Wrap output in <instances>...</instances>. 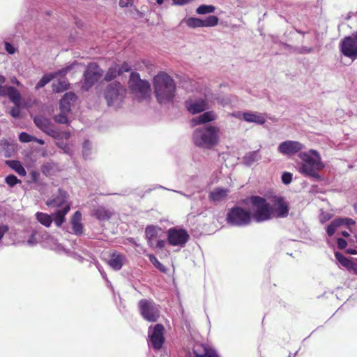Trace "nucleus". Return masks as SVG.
Here are the masks:
<instances>
[{
	"label": "nucleus",
	"mask_w": 357,
	"mask_h": 357,
	"mask_svg": "<svg viewBox=\"0 0 357 357\" xmlns=\"http://www.w3.org/2000/svg\"><path fill=\"white\" fill-rule=\"evenodd\" d=\"M55 77V75L52 73L45 75L36 84V89H39L45 86L47 84H48L52 79Z\"/></svg>",
	"instance_id": "36"
},
{
	"label": "nucleus",
	"mask_w": 357,
	"mask_h": 357,
	"mask_svg": "<svg viewBox=\"0 0 357 357\" xmlns=\"http://www.w3.org/2000/svg\"><path fill=\"white\" fill-rule=\"evenodd\" d=\"M337 246L340 249H343L347 246V242L342 238H337Z\"/></svg>",
	"instance_id": "52"
},
{
	"label": "nucleus",
	"mask_w": 357,
	"mask_h": 357,
	"mask_svg": "<svg viewBox=\"0 0 357 357\" xmlns=\"http://www.w3.org/2000/svg\"><path fill=\"white\" fill-rule=\"evenodd\" d=\"M215 6L212 5H201L199 6L196 12L199 15H205V14H209L212 13L215 11Z\"/></svg>",
	"instance_id": "37"
},
{
	"label": "nucleus",
	"mask_w": 357,
	"mask_h": 357,
	"mask_svg": "<svg viewBox=\"0 0 357 357\" xmlns=\"http://www.w3.org/2000/svg\"><path fill=\"white\" fill-rule=\"evenodd\" d=\"M147 257H149L150 261L153 264V265L160 271H161L162 273L167 272V268L158 260V259L155 257L154 255L148 254Z\"/></svg>",
	"instance_id": "35"
},
{
	"label": "nucleus",
	"mask_w": 357,
	"mask_h": 357,
	"mask_svg": "<svg viewBox=\"0 0 357 357\" xmlns=\"http://www.w3.org/2000/svg\"><path fill=\"white\" fill-rule=\"evenodd\" d=\"M335 258L345 268L347 269L349 267H352V261L347 259L343 255L339 252H335Z\"/></svg>",
	"instance_id": "38"
},
{
	"label": "nucleus",
	"mask_w": 357,
	"mask_h": 357,
	"mask_svg": "<svg viewBox=\"0 0 357 357\" xmlns=\"http://www.w3.org/2000/svg\"><path fill=\"white\" fill-rule=\"evenodd\" d=\"M164 331V326L160 324H158L154 326L153 331L149 335L151 346L155 350H160L162 347L165 342Z\"/></svg>",
	"instance_id": "12"
},
{
	"label": "nucleus",
	"mask_w": 357,
	"mask_h": 357,
	"mask_svg": "<svg viewBox=\"0 0 357 357\" xmlns=\"http://www.w3.org/2000/svg\"><path fill=\"white\" fill-rule=\"evenodd\" d=\"M193 353L195 357H219L215 349L205 344L196 346Z\"/></svg>",
	"instance_id": "19"
},
{
	"label": "nucleus",
	"mask_w": 357,
	"mask_h": 357,
	"mask_svg": "<svg viewBox=\"0 0 357 357\" xmlns=\"http://www.w3.org/2000/svg\"><path fill=\"white\" fill-rule=\"evenodd\" d=\"M5 50L8 54H13L15 52V48L9 43H5Z\"/></svg>",
	"instance_id": "50"
},
{
	"label": "nucleus",
	"mask_w": 357,
	"mask_h": 357,
	"mask_svg": "<svg viewBox=\"0 0 357 357\" xmlns=\"http://www.w3.org/2000/svg\"><path fill=\"white\" fill-rule=\"evenodd\" d=\"M154 93L160 104L172 102L176 91L175 82L165 72H160L153 79Z\"/></svg>",
	"instance_id": "2"
},
{
	"label": "nucleus",
	"mask_w": 357,
	"mask_h": 357,
	"mask_svg": "<svg viewBox=\"0 0 357 357\" xmlns=\"http://www.w3.org/2000/svg\"><path fill=\"white\" fill-rule=\"evenodd\" d=\"M69 197L68 192L61 188H59L58 194L53 195L46 202V205L53 208H59L67 202Z\"/></svg>",
	"instance_id": "17"
},
{
	"label": "nucleus",
	"mask_w": 357,
	"mask_h": 357,
	"mask_svg": "<svg viewBox=\"0 0 357 357\" xmlns=\"http://www.w3.org/2000/svg\"><path fill=\"white\" fill-rule=\"evenodd\" d=\"M260 159L259 155L257 152H252L249 154V156H247V165L248 163H251L255 161H257Z\"/></svg>",
	"instance_id": "44"
},
{
	"label": "nucleus",
	"mask_w": 357,
	"mask_h": 357,
	"mask_svg": "<svg viewBox=\"0 0 357 357\" xmlns=\"http://www.w3.org/2000/svg\"><path fill=\"white\" fill-rule=\"evenodd\" d=\"M7 163L20 176H26V172L20 161L10 160V161H7Z\"/></svg>",
	"instance_id": "33"
},
{
	"label": "nucleus",
	"mask_w": 357,
	"mask_h": 357,
	"mask_svg": "<svg viewBox=\"0 0 357 357\" xmlns=\"http://www.w3.org/2000/svg\"><path fill=\"white\" fill-rule=\"evenodd\" d=\"M339 48L346 57L352 61L357 59V31L342 38L339 44Z\"/></svg>",
	"instance_id": "7"
},
{
	"label": "nucleus",
	"mask_w": 357,
	"mask_h": 357,
	"mask_svg": "<svg viewBox=\"0 0 357 357\" xmlns=\"http://www.w3.org/2000/svg\"><path fill=\"white\" fill-rule=\"evenodd\" d=\"M354 221L350 218H340L333 221L327 227V233L328 236H332L340 225H354Z\"/></svg>",
	"instance_id": "24"
},
{
	"label": "nucleus",
	"mask_w": 357,
	"mask_h": 357,
	"mask_svg": "<svg viewBox=\"0 0 357 357\" xmlns=\"http://www.w3.org/2000/svg\"><path fill=\"white\" fill-rule=\"evenodd\" d=\"M6 183L10 187H13L17 183H21V181L19 180L17 176L13 174H10L7 176L5 178Z\"/></svg>",
	"instance_id": "40"
},
{
	"label": "nucleus",
	"mask_w": 357,
	"mask_h": 357,
	"mask_svg": "<svg viewBox=\"0 0 357 357\" xmlns=\"http://www.w3.org/2000/svg\"><path fill=\"white\" fill-rule=\"evenodd\" d=\"M77 97L73 92L66 93L60 100L59 109L63 113H69L77 101Z\"/></svg>",
	"instance_id": "18"
},
{
	"label": "nucleus",
	"mask_w": 357,
	"mask_h": 357,
	"mask_svg": "<svg viewBox=\"0 0 357 357\" xmlns=\"http://www.w3.org/2000/svg\"><path fill=\"white\" fill-rule=\"evenodd\" d=\"M103 73V70L96 63H89L84 73V87L86 89L91 88L102 77Z\"/></svg>",
	"instance_id": "8"
},
{
	"label": "nucleus",
	"mask_w": 357,
	"mask_h": 357,
	"mask_svg": "<svg viewBox=\"0 0 357 357\" xmlns=\"http://www.w3.org/2000/svg\"><path fill=\"white\" fill-rule=\"evenodd\" d=\"M133 0H119V5L121 8H128L132 6Z\"/></svg>",
	"instance_id": "46"
},
{
	"label": "nucleus",
	"mask_w": 357,
	"mask_h": 357,
	"mask_svg": "<svg viewBox=\"0 0 357 357\" xmlns=\"http://www.w3.org/2000/svg\"><path fill=\"white\" fill-rule=\"evenodd\" d=\"M10 114L14 118L19 117L20 114V105L19 106L16 105V107L12 108L10 112Z\"/></svg>",
	"instance_id": "48"
},
{
	"label": "nucleus",
	"mask_w": 357,
	"mask_h": 357,
	"mask_svg": "<svg viewBox=\"0 0 357 357\" xmlns=\"http://www.w3.org/2000/svg\"><path fill=\"white\" fill-rule=\"evenodd\" d=\"M227 223L231 225H241L245 222V210L235 206L231 208L227 215Z\"/></svg>",
	"instance_id": "15"
},
{
	"label": "nucleus",
	"mask_w": 357,
	"mask_h": 357,
	"mask_svg": "<svg viewBox=\"0 0 357 357\" xmlns=\"http://www.w3.org/2000/svg\"><path fill=\"white\" fill-rule=\"evenodd\" d=\"M93 215L98 220L105 221L109 220L113 215V213L105 207L100 206L93 211Z\"/></svg>",
	"instance_id": "27"
},
{
	"label": "nucleus",
	"mask_w": 357,
	"mask_h": 357,
	"mask_svg": "<svg viewBox=\"0 0 357 357\" xmlns=\"http://www.w3.org/2000/svg\"><path fill=\"white\" fill-rule=\"evenodd\" d=\"M121 75L119 72V65L117 63L113 64L107 70L105 76V80L107 82L114 79L117 76Z\"/></svg>",
	"instance_id": "31"
},
{
	"label": "nucleus",
	"mask_w": 357,
	"mask_h": 357,
	"mask_svg": "<svg viewBox=\"0 0 357 357\" xmlns=\"http://www.w3.org/2000/svg\"><path fill=\"white\" fill-rule=\"evenodd\" d=\"M33 121L36 126L44 132L58 139L60 134L54 129V126L50 119L43 116H36L34 117Z\"/></svg>",
	"instance_id": "13"
},
{
	"label": "nucleus",
	"mask_w": 357,
	"mask_h": 357,
	"mask_svg": "<svg viewBox=\"0 0 357 357\" xmlns=\"http://www.w3.org/2000/svg\"><path fill=\"white\" fill-rule=\"evenodd\" d=\"M356 261L355 260V261L352 262V267H349L348 270L352 271L354 273L357 274V264Z\"/></svg>",
	"instance_id": "56"
},
{
	"label": "nucleus",
	"mask_w": 357,
	"mask_h": 357,
	"mask_svg": "<svg viewBox=\"0 0 357 357\" xmlns=\"http://www.w3.org/2000/svg\"><path fill=\"white\" fill-rule=\"evenodd\" d=\"M220 128L207 126L197 128L192 135L195 144L200 148L211 149L219 142Z\"/></svg>",
	"instance_id": "4"
},
{
	"label": "nucleus",
	"mask_w": 357,
	"mask_h": 357,
	"mask_svg": "<svg viewBox=\"0 0 357 357\" xmlns=\"http://www.w3.org/2000/svg\"><path fill=\"white\" fill-rule=\"evenodd\" d=\"M13 82L15 83L17 85H20V82L16 78L14 79Z\"/></svg>",
	"instance_id": "63"
},
{
	"label": "nucleus",
	"mask_w": 357,
	"mask_h": 357,
	"mask_svg": "<svg viewBox=\"0 0 357 357\" xmlns=\"http://www.w3.org/2000/svg\"><path fill=\"white\" fill-rule=\"evenodd\" d=\"M5 82H6V78L3 76L0 75V96H2V94L4 93V91H5L6 88L7 87L6 85H3Z\"/></svg>",
	"instance_id": "49"
},
{
	"label": "nucleus",
	"mask_w": 357,
	"mask_h": 357,
	"mask_svg": "<svg viewBox=\"0 0 357 357\" xmlns=\"http://www.w3.org/2000/svg\"><path fill=\"white\" fill-rule=\"evenodd\" d=\"M30 176L33 183H37L40 178V174L36 171H31L30 172Z\"/></svg>",
	"instance_id": "51"
},
{
	"label": "nucleus",
	"mask_w": 357,
	"mask_h": 357,
	"mask_svg": "<svg viewBox=\"0 0 357 357\" xmlns=\"http://www.w3.org/2000/svg\"><path fill=\"white\" fill-rule=\"evenodd\" d=\"M36 220L46 227H50L52 222V215L43 212H37L36 213Z\"/></svg>",
	"instance_id": "30"
},
{
	"label": "nucleus",
	"mask_w": 357,
	"mask_h": 357,
	"mask_svg": "<svg viewBox=\"0 0 357 357\" xmlns=\"http://www.w3.org/2000/svg\"><path fill=\"white\" fill-rule=\"evenodd\" d=\"M176 4L183 5L188 2V0H173Z\"/></svg>",
	"instance_id": "59"
},
{
	"label": "nucleus",
	"mask_w": 357,
	"mask_h": 357,
	"mask_svg": "<svg viewBox=\"0 0 357 357\" xmlns=\"http://www.w3.org/2000/svg\"><path fill=\"white\" fill-rule=\"evenodd\" d=\"M164 1L165 0H157V3L160 5L164 2Z\"/></svg>",
	"instance_id": "64"
},
{
	"label": "nucleus",
	"mask_w": 357,
	"mask_h": 357,
	"mask_svg": "<svg viewBox=\"0 0 357 357\" xmlns=\"http://www.w3.org/2000/svg\"><path fill=\"white\" fill-rule=\"evenodd\" d=\"M216 119V116L214 114L213 112L209 111L206 112L204 114L199 115L197 116L195 119V123L196 124H202L206 123L210 121H212Z\"/></svg>",
	"instance_id": "29"
},
{
	"label": "nucleus",
	"mask_w": 357,
	"mask_h": 357,
	"mask_svg": "<svg viewBox=\"0 0 357 357\" xmlns=\"http://www.w3.org/2000/svg\"><path fill=\"white\" fill-rule=\"evenodd\" d=\"M251 209L250 218L261 222L273 218H285L289 215V203L283 197L275 195L267 200L265 198L253 196L250 198Z\"/></svg>",
	"instance_id": "1"
},
{
	"label": "nucleus",
	"mask_w": 357,
	"mask_h": 357,
	"mask_svg": "<svg viewBox=\"0 0 357 357\" xmlns=\"http://www.w3.org/2000/svg\"><path fill=\"white\" fill-rule=\"evenodd\" d=\"M59 133L60 134V135L58 139L65 138L66 139H68L70 137V133L69 132H59Z\"/></svg>",
	"instance_id": "53"
},
{
	"label": "nucleus",
	"mask_w": 357,
	"mask_h": 357,
	"mask_svg": "<svg viewBox=\"0 0 357 357\" xmlns=\"http://www.w3.org/2000/svg\"><path fill=\"white\" fill-rule=\"evenodd\" d=\"M40 170L43 174L46 176L55 175L60 171L58 165L52 161L43 164L40 167Z\"/></svg>",
	"instance_id": "26"
},
{
	"label": "nucleus",
	"mask_w": 357,
	"mask_h": 357,
	"mask_svg": "<svg viewBox=\"0 0 357 357\" xmlns=\"http://www.w3.org/2000/svg\"><path fill=\"white\" fill-rule=\"evenodd\" d=\"M292 174L289 172H284L282 175V181L284 184L288 185L292 181Z\"/></svg>",
	"instance_id": "43"
},
{
	"label": "nucleus",
	"mask_w": 357,
	"mask_h": 357,
	"mask_svg": "<svg viewBox=\"0 0 357 357\" xmlns=\"http://www.w3.org/2000/svg\"><path fill=\"white\" fill-rule=\"evenodd\" d=\"M33 142H36L38 143L40 145H43L45 144V142L43 139H38V138H36L35 137H34V139H33Z\"/></svg>",
	"instance_id": "61"
},
{
	"label": "nucleus",
	"mask_w": 357,
	"mask_h": 357,
	"mask_svg": "<svg viewBox=\"0 0 357 357\" xmlns=\"http://www.w3.org/2000/svg\"><path fill=\"white\" fill-rule=\"evenodd\" d=\"M8 231V228L6 226L0 227V240L3 236L4 234Z\"/></svg>",
	"instance_id": "55"
},
{
	"label": "nucleus",
	"mask_w": 357,
	"mask_h": 357,
	"mask_svg": "<svg viewBox=\"0 0 357 357\" xmlns=\"http://www.w3.org/2000/svg\"><path fill=\"white\" fill-rule=\"evenodd\" d=\"M56 145L59 148L62 149L66 153H68V145L66 144H64L63 142H61V143L58 142L56 144Z\"/></svg>",
	"instance_id": "54"
},
{
	"label": "nucleus",
	"mask_w": 357,
	"mask_h": 357,
	"mask_svg": "<svg viewBox=\"0 0 357 357\" xmlns=\"http://www.w3.org/2000/svg\"><path fill=\"white\" fill-rule=\"evenodd\" d=\"M68 113H63L61 112V113L54 116V121L59 123H67L68 122V117L66 116Z\"/></svg>",
	"instance_id": "42"
},
{
	"label": "nucleus",
	"mask_w": 357,
	"mask_h": 357,
	"mask_svg": "<svg viewBox=\"0 0 357 357\" xmlns=\"http://www.w3.org/2000/svg\"><path fill=\"white\" fill-rule=\"evenodd\" d=\"M69 83L66 79H59L58 82L52 84V91L54 93H61L68 89Z\"/></svg>",
	"instance_id": "32"
},
{
	"label": "nucleus",
	"mask_w": 357,
	"mask_h": 357,
	"mask_svg": "<svg viewBox=\"0 0 357 357\" xmlns=\"http://www.w3.org/2000/svg\"><path fill=\"white\" fill-rule=\"evenodd\" d=\"M119 72H121V75L124 72H129L131 70V66L128 62H123L122 65L120 66L119 65Z\"/></svg>",
	"instance_id": "45"
},
{
	"label": "nucleus",
	"mask_w": 357,
	"mask_h": 357,
	"mask_svg": "<svg viewBox=\"0 0 357 357\" xmlns=\"http://www.w3.org/2000/svg\"><path fill=\"white\" fill-rule=\"evenodd\" d=\"M219 19L215 15H210L204 20H202L201 27L215 26L218 24Z\"/></svg>",
	"instance_id": "34"
},
{
	"label": "nucleus",
	"mask_w": 357,
	"mask_h": 357,
	"mask_svg": "<svg viewBox=\"0 0 357 357\" xmlns=\"http://www.w3.org/2000/svg\"><path fill=\"white\" fill-rule=\"evenodd\" d=\"M298 158L301 162L298 164V172L305 176L319 178L318 172L324 168L325 165L320 154L314 149L300 152Z\"/></svg>",
	"instance_id": "3"
},
{
	"label": "nucleus",
	"mask_w": 357,
	"mask_h": 357,
	"mask_svg": "<svg viewBox=\"0 0 357 357\" xmlns=\"http://www.w3.org/2000/svg\"><path fill=\"white\" fill-rule=\"evenodd\" d=\"M346 252L350 255H357V250L355 248H348Z\"/></svg>",
	"instance_id": "58"
},
{
	"label": "nucleus",
	"mask_w": 357,
	"mask_h": 357,
	"mask_svg": "<svg viewBox=\"0 0 357 357\" xmlns=\"http://www.w3.org/2000/svg\"><path fill=\"white\" fill-rule=\"evenodd\" d=\"M19 139L21 142L27 143L33 142L34 139V137L29 135L26 132H21L19 135Z\"/></svg>",
	"instance_id": "41"
},
{
	"label": "nucleus",
	"mask_w": 357,
	"mask_h": 357,
	"mask_svg": "<svg viewBox=\"0 0 357 357\" xmlns=\"http://www.w3.org/2000/svg\"><path fill=\"white\" fill-rule=\"evenodd\" d=\"M189 238L190 236L184 229L173 227L167 231V241L171 245L183 247Z\"/></svg>",
	"instance_id": "10"
},
{
	"label": "nucleus",
	"mask_w": 357,
	"mask_h": 357,
	"mask_svg": "<svg viewBox=\"0 0 357 357\" xmlns=\"http://www.w3.org/2000/svg\"><path fill=\"white\" fill-rule=\"evenodd\" d=\"M82 213L77 211L73 215L70 222L72 224V229L76 235H80L83 232V225L81 223Z\"/></svg>",
	"instance_id": "25"
},
{
	"label": "nucleus",
	"mask_w": 357,
	"mask_h": 357,
	"mask_svg": "<svg viewBox=\"0 0 357 357\" xmlns=\"http://www.w3.org/2000/svg\"><path fill=\"white\" fill-rule=\"evenodd\" d=\"M126 89L119 82H112L107 86L104 97L109 106L115 102H121L126 95Z\"/></svg>",
	"instance_id": "6"
},
{
	"label": "nucleus",
	"mask_w": 357,
	"mask_h": 357,
	"mask_svg": "<svg viewBox=\"0 0 357 357\" xmlns=\"http://www.w3.org/2000/svg\"><path fill=\"white\" fill-rule=\"evenodd\" d=\"M229 192L227 188H215L210 192L208 199L213 202H221L226 199Z\"/></svg>",
	"instance_id": "20"
},
{
	"label": "nucleus",
	"mask_w": 357,
	"mask_h": 357,
	"mask_svg": "<svg viewBox=\"0 0 357 357\" xmlns=\"http://www.w3.org/2000/svg\"><path fill=\"white\" fill-rule=\"evenodd\" d=\"M139 307L143 318L149 321L155 322L160 317V311L152 301L142 299L139 302Z\"/></svg>",
	"instance_id": "9"
},
{
	"label": "nucleus",
	"mask_w": 357,
	"mask_h": 357,
	"mask_svg": "<svg viewBox=\"0 0 357 357\" xmlns=\"http://www.w3.org/2000/svg\"><path fill=\"white\" fill-rule=\"evenodd\" d=\"M70 70H71V67L68 66V67L63 68L61 70H59L58 71H56L52 74L55 75V77L56 76H59V75H65Z\"/></svg>",
	"instance_id": "47"
},
{
	"label": "nucleus",
	"mask_w": 357,
	"mask_h": 357,
	"mask_svg": "<svg viewBox=\"0 0 357 357\" xmlns=\"http://www.w3.org/2000/svg\"><path fill=\"white\" fill-rule=\"evenodd\" d=\"M247 122L255 123L258 125H262L266 122V118L264 114L250 112H247Z\"/></svg>",
	"instance_id": "28"
},
{
	"label": "nucleus",
	"mask_w": 357,
	"mask_h": 357,
	"mask_svg": "<svg viewBox=\"0 0 357 357\" xmlns=\"http://www.w3.org/2000/svg\"><path fill=\"white\" fill-rule=\"evenodd\" d=\"M304 146L297 141L287 140L282 142L278 147V151L282 155L291 156L298 153Z\"/></svg>",
	"instance_id": "14"
},
{
	"label": "nucleus",
	"mask_w": 357,
	"mask_h": 357,
	"mask_svg": "<svg viewBox=\"0 0 357 357\" xmlns=\"http://www.w3.org/2000/svg\"><path fill=\"white\" fill-rule=\"evenodd\" d=\"M70 210V204L67 203L61 210H58L52 215L56 227H60L66 222V215Z\"/></svg>",
	"instance_id": "22"
},
{
	"label": "nucleus",
	"mask_w": 357,
	"mask_h": 357,
	"mask_svg": "<svg viewBox=\"0 0 357 357\" xmlns=\"http://www.w3.org/2000/svg\"><path fill=\"white\" fill-rule=\"evenodd\" d=\"M185 106L190 113L196 114L207 109V102L206 100L203 98H190L185 102Z\"/></svg>",
	"instance_id": "16"
},
{
	"label": "nucleus",
	"mask_w": 357,
	"mask_h": 357,
	"mask_svg": "<svg viewBox=\"0 0 357 357\" xmlns=\"http://www.w3.org/2000/svg\"><path fill=\"white\" fill-rule=\"evenodd\" d=\"M1 96H8L11 102L15 105L19 106L21 100V95L19 91L11 86H7L4 91V93Z\"/></svg>",
	"instance_id": "23"
},
{
	"label": "nucleus",
	"mask_w": 357,
	"mask_h": 357,
	"mask_svg": "<svg viewBox=\"0 0 357 357\" xmlns=\"http://www.w3.org/2000/svg\"><path fill=\"white\" fill-rule=\"evenodd\" d=\"M186 24L190 28L201 27L202 19L197 17H189L186 20Z\"/></svg>",
	"instance_id": "39"
},
{
	"label": "nucleus",
	"mask_w": 357,
	"mask_h": 357,
	"mask_svg": "<svg viewBox=\"0 0 357 357\" xmlns=\"http://www.w3.org/2000/svg\"><path fill=\"white\" fill-rule=\"evenodd\" d=\"M128 86L135 93L139 94L142 99L149 97L151 86L148 81L142 79L138 73L132 72L128 80Z\"/></svg>",
	"instance_id": "5"
},
{
	"label": "nucleus",
	"mask_w": 357,
	"mask_h": 357,
	"mask_svg": "<svg viewBox=\"0 0 357 357\" xmlns=\"http://www.w3.org/2000/svg\"><path fill=\"white\" fill-rule=\"evenodd\" d=\"M90 142L89 140H85L83 143V149L84 151L90 149Z\"/></svg>",
	"instance_id": "57"
},
{
	"label": "nucleus",
	"mask_w": 357,
	"mask_h": 357,
	"mask_svg": "<svg viewBox=\"0 0 357 357\" xmlns=\"http://www.w3.org/2000/svg\"><path fill=\"white\" fill-rule=\"evenodd\" d=\"M161 229L154 225H149L145 229L146 237L149 245L153 248L162 249L165 246L164 240H158Z\"/></svg>",
	"instance_id": "11"
},
{
	"label": "nucleus",
	"mask_w": 357,
	"mask_h": 357,
	"mask_svg": "<svg viewBox=\"0 0 357 357\" xmlns=\"http://www.w3.org/2000/svg\"><path fill=\"white\" fill-rule=\"evenodd\" d=\"M342 234L345 237H348L349 236V234L347 231H342Z\"/></svg>",
	"instance_id": "62"
},
{
	"label": "nucleus",
	"mask_w": 357,
	"mask_h": 357,
	"mask_svg": "<svg viewBox=\"0 0 357 357\" xmlns=\"http://www.w3.org/2000/svg\"><path fill=\"white\" fill-rule=\"evenodd\" d=\"M126 261V257L124 255L114 251L110 255V259L108 261V264L111 268L115 271H119L123 266Z\"/></svg>",
	"instance_id": "21"
},
{
	"label": "nucleus",
	"mask_w": 357,
	"mask_h": 357,
	"mask_svg": "<svg viewBox=\"0 0 357 357\" xmlns=\"http://www.w3.org/2000/svg\"><path fill=\"white\" fill-rule=\"evenodd\" d=\"M35 241V235L31 234L28 240V243L30 245H33Z\"/></svg>",
	"instance_id": "60"
}]
</instances>
